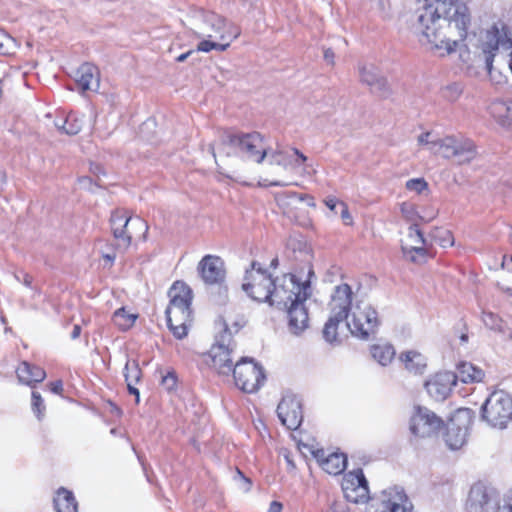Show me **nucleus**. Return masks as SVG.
<instances>
[{"instance_id":"56","label":"nucleus","mask_w":512,"mask_h":512,"mask_svg":"<svg viewBox=\"0 0 512 512\" xmlns=\"http://www.w3.org/2000/svg\"><path fill=\"white\" fill-rule=\"evenodd\" d=\"M192 52H193V51H192V50H190V51H188V52H186V53H183V54L179 55V56L176 58V61H177V62H184Z\"/></svg>"},{"instance_id":"9","label":"nucleus","mask_w":512,"mask_h":512,"mask_svg":"<svg viewBox=\"0 0 512 512\" xmlns=\"http://www.w3.org/2000/svg\"><path fill=\"white\" fill-rule=\"evenodd\" d=\"M512 417V398L499 390L490 394L482 405V418L490 426L503 429Z\"/></svg>"},{"instance_id":"48","label":"nucleus","mask_w":512,"mask_h":512,"mask_svg":"<svg viewBox=\"0 0 512 512\" xmlns=\"http://www.w3.org/2000/svg\"><path fill=\"white\" fill-rule=\"evenodd\" d=\"M443 238L440 240V245L442 247L452 246L454 243L453 236L450 231H443Z\"/></svg>"},{"instance_id":"40","label":"nucleus","mask_w":512,"mask_h":512,"mask_svg":"<svg viewBox=\"0 0 512 512\" xmlns=\"http://www.w3.org/2000/svg\"><path fill=\"white\" fill-rule=\"evenodd\" d=\"M405 187L411 192L421 194L428 189V183L424 178H413L406 182Z\"/></svg>"},{"instance_id":"31","label":"nucleus","mask_w":512,"mask_h":512,"mask_svg":"<svg viewBox=\"0 0 512 512\" xmlns=\"http://www.w3.org/2000/svg\"><path fill=\"white\" fill-rule=\"evenodd\" d=\"M54 506L57 512H77L78 503L73 493L65 488H59L54 497Z\"/></svg>"},{"instance_id":"53","label":"nucleus","mask_w":512,"mask_h":512,"mask_svg":"<svg viewBox=\"0 0 512 512\" xmlns=\"http://www.w3.org/2000/svg\"><path fill=\"white\" fill-rule=\"evenodd\" d=\"M340 202H338V200L336 198H333V197H329L325 200V205L332 211L335 210L337 204H339Z\"/></svg>"},{"instance_id":"28","label":"nucleus","mask_w":512,"mask_h":512,"mask_svg":"<svg viewBox=\"0 0 512 512\" xmlns=\"http://www.w3.org/2000/svg\"><path fill=\"white\" fill-rule=\"evenodd\" d=\"M16 373L21 383L31 387L42 382L46 377V373L41 367L31 365L26 361L18 366Z\"/></svg>"},{"instance_id":"33","label":"nucleus","mask_w":512,"mask_h":512,"mask_svg":"<svg viewBox=\"0 0 512 512\" xmlns=\"http://www.w3.org/2000/svg\"><path fill=\"white\" fill-rule=\"evenodd\" d=\"M55 126L67 135H76L83 127V117L76 113H70L65 119L56 121Z\"/></svg>"},{"instance_id":"25","label":"nucleus","mask_w":512,"mask_h":512,"mask_svg":"<svg viewBox=\"0 0 512 512\" xmlns=\"http://www.w3.org/2000/svg\"><path fill=\"white\" fill-rule=\"evenodd\" d=\"M289 330L298 335L308 328L309 316L305 301H297L286 307Z\"/></svg>"},{"instance_id":"51","label":"nucleus","mask_w":512,"mask_h":512,"mask_svg":"<svg viewBox=\"0 0 512 512\" xmlns=\"http://www.w3.org/2000/svg\"><path fill=\"white\" fill-rule=\"evenodd\" d=\"M502 267L512 273V255L503 256Z\"/></svg>"},{"instance_id":"52","label":"nucleus","mask_w":512,"mask_h":512,"mask_svg":"<svg viewBox=\"0 0 512 512\" xmlns=\"http://www.w3.org/2000/svg\"><path fill=\"white\" fill-rule=\"evenodd\" d=\"M50 389L53 393H60L63 389V384L60 380L58 381H55V382H51L50 383Z\"/></svg>"},{"instance_id":"36","label":"nucleus","mask_w":512,"mask_h":512,"mask_svg":"<svg viewBox=\"0 0 512 512\" xmlns=\"http://www.w3.org/2000/svg\"><path fill=\"white\" fill-rule=\"evenodd\" d=\"M137 319V315L129 313L125 308L116 310L113 314V323L121 330L125 331L130 329Z\"/></svg>"},{"instance_id":"6","label":"nucleus","mask_w":512,"mask_h":512,"mask_svg":"<svg viewBox=\"0 0 512 512\" xmlns=\"http://www.w3.org/2000/svg\"><path fill=\"white\" fill-rule=\"evenodd\" d=\"M311 296V286L308 280L300 282L293 274H285L273 281L270 305L288 307L297 301H306Z\"/></svg>"},{"instance_id":"7","label":"nucleus","mask_w":512,"mask_h":512,"mask_svg":"<svg viewBox=\"0 0 512 512\" xmlns=\"http://www.w3.org/2000/svg\"><path fill=\"white\" fill-rule=\"evenodd\" d=\"M352 295V289L347 283L334 288L329 302L330 317L323 329V337L327 342L333 343L337 340L339 323L348 320Z\"/></svg>"},{"instance_id":"61","label":"nucleus","mask_w":512,"mask_h":512,"mask_svg":"<svg viewBox=\"0 0 512 512\" xmlns=\"http://www.w3.org/2000/svg\"><path fill=\"white\" fill-rule=\"evenodd\" d=\"M332 512H345L344 510H337L336 508H333Z\"/></svg>"},{"instance_id":"35","label":"nucleus","mask_w":512,"mask_h":512,"mask_svg":"<svg viewBox=\"0 0 512 512\" xmlns=\"http://www.w3.org/2000/svg\"><path fill=\"white\" fill-rule=\"evenodd\" d=\"M400 212L402 217L411 224L418 223V221L429 222L435 217L434 213L429 217L420 215L416 205L411 202H402L400 204Z\"/></svg>"},{"instance_id":"50","label":"nucleus","mask_w":512,"mask_h":512,"mask_svg":"<svg viewBox=\"0 0 512 512\" xmlns=\"http://www.w3.org/2000/svg\"><path fill=\"white\" fill-rule=\"evenodd\" d=\"M335 54L332 49L327 48L324 50V59L327 63L333 65L334 64Z\"/></svg>"},{"instance_id":"12","label":"nucleus","mask_w":512,"mask_h":512,"mask_svg":"<svg viewBox=\"0 0 512 512\" xmlns=\"http://www.w3.org/2000/svg\"><path fill=\"white\" fill-rule=\"evenodd\" d=\"M235 385L246 393H254L265 382L263 367L252 358H241L233 368Z\"/></svg>"},{"instance_id":"15","label":"nucleus","mask_w":512,"mask_h":512,"mask_svg":"<svg viewBox=\"0 0 512 512\" xmlns=\"http://www.w3.org/2000/svg\"><path fill=\"white\" fill-rule=\"evenodd\" d=\"M345 498L352 503H365L369 500L368 482L361 469L346 473L342 479Z\"/></svg>"},{"instance_id":"2","label":"nucleus","mask_w":512,"mask_h":512,"mask_svg":"<svg viewBox=\"0 0 512 512\" xmlns=\"http://www.w3.org/2000/svg\"><path fill=\"white\" fill-rule=\"evenodd\" d=\"M470 25L467 5L460 0H436L418 16L417 30L440 56L456 51Z\"/></svg>"},{"instance_id":"43","label":"nucleus","mask_w":512,"mask_h":512,"mask_svg":"<svg viewBox=\"0 0 512 512\" xmlns=\"http://www.w3.org/2000/svg\"><path fill=\"white\" fill-rule=\"evenodd\" d=\"M176 376L174 373L168 372L165 376L162 377V385L167 390H172L176 386Z\"/></svg>"},{"instance_id":"34","label":"nucleus","mask_w":512,"mask_h":512,"mask_svg":"<svg viewBox=\"0 0 512 512\" xmlns=\"http://www.w3.org/2000/svg\"><path fill=\"white\" fill-rule=\"evenodd\" d=\"M371 355L380 365L386 366L395 357V349L390 344H375L371 346Z\"/></svg>"},{"instance_id":"30","label":"nucleus","mask_w":512,"mask_h":512,"mask_svg":"<svg viewBox=\"0 0 512 512\" xmlns=\"http://www.w3.org/2000/svg\"><path fill=\"white\" fill-rule=\"evenodd\" d=\"M457 380L459 379L463 383H474L483 380L485 373L484 371L469 362H462L457 366Z\"/></svg>"},{"instance_id":"46","label":"nucleus","mask_w":512,"mask_h":512,"mask_svg":"<svg viewBox=\"0 0 512 512\" xmlns=\"http://www.w3.org/2000/svg\"><path fill=\"white\" fill-rule=\"evenodd\" d=\"M504 52H507V54L505 56H501V58L503 59L505 64L508 66V69L512 74V47L508 50L499 49V51L497 52V55L500 56Z\"/></svg>"},{"instance_id":"42","label":"nucleus","mask_w":512,"mask_h":512,"mask_svg":"<svg viewBox=\"0 0 512 512\" xmlns=\"http://www.w3.org/2000/svg\"><path fill=\"white\" fill-rule=\"evenodd\" d=\"M462 93V88L459 84L453 83L443 89V96L449 101H456Z\"/></svg>"},{"instance_id":"58","label":"nucleus","mask_w":512,"mask_h":512,"mask_svg":"<svg viewBox=\"0 0 512 512\" xmlns=\"http://www.w3.org/2000/svg\"><path fill=\"white\" fill-rule=\"evenodd\" d=\"M104 257L110 262H112L115 259V256L110 254H106Z\"/></svg>"},{"instance_id":"57","label":"nucleus","mask_w":512,"mask_h":512,"mask_svg":"<svg viewBox=\"0 0 512 512\" xmlns=\"http://www.w3.org/2000/svg\"><path fill=\"white\" fill-rule=\"evenodd\" d=\"M285 459H286V461H287V464H288L290 467H292V468H294V467H295V465H294L293 461L290 459V457H289L288 455H286V456H285Z\"/></svg>"},{"instance_id":"38","label":"nucleus","mask_w":512,"mask_h":512,"mask_svg":"<svg viewBox=\"0 0 512 512\" xmlns=\"http://www.w3.org/2000/svg\"><path fill=\"white\" fill-rule=\"evenodd\" d=\"M482 321L487 328L504 332V321L498 315L492 312H483Z\"/></svg>"},{"instance_id":"62","label":"nucleus","mask_w":512,"mask_h":512,"mask_svg":"<svg viewBox=\"0 0 512 512\" xmlns=\"http://www.w3.org/2000/svg\"><path fill=\"white\" fill-rule=\"evenodd\" d=\"M276 263H277V259H274L271 264L276 265Z\"/></svg>"},{"instance_id":"22","label":"nucleus","mask_w":512,"mask_h":512,"mask_svg":"<svg viewBox=\"0 0 512 512\" xmlns=\"http://www.w3.org/2000/svg\"><path fill=\"white\" fill-rule=\"evenodd\" d=\"M198 271L206 284H221L225 279L224 261L219 256H204L198 264Z\"/></svg>"},{"instance_id":"23","label":"nucleus","mask_w":512,"mask_h":512,"mask_svg":"<svg viewBox=\"0 0 512 512\" xmlns=\"http://www.w3.org/2000/svg\"><path fill=\"white\" fill-rule=\"evenodd\" d=\"M457 376L450 371L439 372L425 383L429 395L437 401L445 400L456 385Z\"/></svg>"},{"instance_id":"8","label":"nucleus","mask_w":512,"mask_h":512,"mask_svg":"<svg viewBox=\"0 0 512 512\" xmlns=\"http://www.w3.org/2000/svg\"><path fill=\"white\" fill-rule=\"evenodd\" d=\"M350 310L351 316L347 321V327L352 335L366 340L377 332L381 322L374 307L363 301H357L354 305L351 304Z\"/></svg>"},{"instance_id":"32","label":"nucleus","mask_w":512,"mask_h":512,"mask_svg":"<svg viewBox=\"0 0 512 512\" xmlns=\"http://www.w3.org/2000/svg\"><path fill=\"white\" fill-rule=\"evenodd\" d=\"M405 368L415 375L422 374L426 368L425 357L416 351H407L400 355Z\"/></svg>"},{"instance_id":"13","label":"nucleus","mask_w":512,"mask_h":512,"mask_svg":"<svg viewBox=\"0 0 512 512\" xmlns=\"http://www.w3.org/2000/svg\"><path fill=\"white\" fill-rule=\"evenodd\" d=\"M221 325L223 326V332L216 337V342L209 351V358L211 360V367L219 375L228 376L231 372L233 373L235 365L231 356L235 343L226 324L222 323Z\"/></svg>"},{"instance_id":"45","label":"nucleus","mask_w":512,"mask_h":512,"mask_svg":"<svg viewBox=\"0 0 512 512\" xmlns=\"http://www.w3.org/2000/svg\"><path fill=\"white\" fill-rule=\"evenodd\" d=\"M499 512H512V491L506 494L502 506L498 505Z\"/></svg>"},{"instance_id":"10","label":"nucleus","mask_w":512,"mask_h":512,"mask_svg":"<svg viewBox=\"0 0 512 512\" xmlns=\"http://www.w3.org/2000/svg\"><path fill=\"white\" fill-rule=\"evenodd\" d=\"M273 281L274 279L261 267L260 263L253 261L250 269L245 272L242 289L251 299L268 303Z\"/></svg>"},{"instance_id":"41","label":"nucleus","mask_w":512,"mask_h":512,"mask_svg":"<svg viewBox=\"0 0 512 512\" xmlns=\"http://www.w3.org/2000/svg\"><path fill=\"white\" fill-rule=\"evenodd\" d=\"M32 409L37 418L41 419L45 411V405L40 393L36 391L32 392Z\"/></svg>"},{"instance_id":"47","label":"nucleus","mask_w":512,"mask_h":512,"mask_svg":"<svg viewBox=\"0 0 512 512\" xmlns=\"http://www.w3.org/2000/svg\"><path fill=\"white\" fill-rule=\"evenodd\" d=\"M291 196L298 199L299 201H306L308 206L315 207V201L312 196L298 193H292Z\"/></svg>"},{"instance_id":"37","label":"nucleus","mask_w":512,"mask_h":512,"mask_svg":"<svg viewBox=\"0 0 512 512\" xmlns=\"http://www.w3.org/2000/svg\"><path fill=\"white\" fill-rule=\"evenodd\" d=\"M417 141L419 145L425 146L432 153L439 155L442 138L435 137L430 132H425L418 136Z\"/></svg>"},{"instance_id":"17","label":"nucleus","mask_w":512,"mask_h":512,"mask_svg":"<svg viewBox=\"0 0 512 512\" xmlns=\"http://www.w3.org/2000/svg\"><path fill=\"white\" fill-rule=\"evenodd\" d=\"M470 412L468 409L458 410L448 424L445 441L452 450L460 449L466 442Z\"/></svg>"},{"instance_id":"11","label":"nucleus","mask_w":512,"mask_h":512,"mask_svg":"<svg viewBox=\"0 0 512 512\" xmlns=\"http://www.w3.org/2000/svg\"><path fill=\"white\" fill-rule=\"evenodd\" d=\"M440 156L453 160L458 165L471 163L478 155L473 140L462 135H448L440 143Z\"/></svg>"},{"instance_id":"21","label":"nucleus","mask_w":512,"mask_h":512,"mask_svg":"<svg viewBox=\"0 0 512 512\" xmlns=\"http://www.w3.org/2000/svg\"><path fill=\"white\" fill-rule=\"evenodd\" d=\"M358 72L361 83L367 85L371 92L381 97H387L390 94V88L386 78L374 64H359Z\"/></svg>"},{"instance_id":"1","label":"nucleus","mask_w":512,"mask_h":512,"mask_svg":"<svg viewBox=\"0 0 512 512\" xmlns=\"http://www.w3.org/2000/svg\"><path fill=\"white\" fill-rule=\"evenodd\" d=\"M218 153L226 157L240 156L256 164H262L267 158V174L270 178L259 182L263 187H286L293 184L280 177L282 171L302 167L303 173H308V158L300 150L272 149L266 145L264 136L259 132L224 133L218 145Z\"/></svg>"},{"instance_id":"26","label":"nucleus","mask_w":512,"mask_h":512,"mask_svg":"<svg viewBox=\"0 0 512 512\" xmlns=\"http://www.w3.org/2000/svg\"><path fill=\"white\" fill-rule=\"evenodd\" d=\"M76 82L83 92L97 90L100 83L98 68L91 63L82 64L76 72Z\"/></svg>"},{"instance_id":"49","label":"nucleus","mask_w":512,"mask_h":512,"mask_svg":"<svg viewBox=\"0 0 512 512\" xmlns=\"http://www.w3.org/2000/svg\"><path fill=\"white\" fill-rule=\"evenodd\" d=\"M22 278H20V275H15V278L19 281V282H22L26 287H29L31 288L32 287V281H33V278L32 276H30L29 274L27 273H22Z\"/></svg>"},{"instance_id":"54","label":"nucleus","mask_w":512,"mask_h":512,"mask_svg":"<svg viewBox=\"0 0 512 512\" xmlns=\"http://www.w3.org/2000/svg\"><path fill=\"white\" fill-rule=\"evenodd\" d=\"M282 511V504L277 501L271 502L268 512H281Z\"/></svg>"},{"instance_id":"19","label":"nucleus","mask_w":512,"mask_h":512,"mask_svg":"<svg viewBox=\"0 0 512 512\" xmlns=\"http://www.w3.org/2000/svg\"><path fill=\"white\" fill-rule=\"evenodd\" d=\"M425 245L426 240L419 229L418 223L411 224L408 228L407 237L401 244L404 257L414 263L424 260L427 255Z\"/></svg>"},{"instance_id":"18","label":"nucleus","mask_w":512,"mask_h":512,"mask_svg":"<svg viewBox=\"0 0 512 512\" xmlns=\"http://www.w3.org/2000/svg\"><path fill=\"white\" fill-rule=\"evenodd\" d=\"M443 421L427 408L418 407L411 417L410 430L419 437H429L443 427Z\"/></svg>"},{"instance_id":"24","label":"nucleus","mask_w":512,"mask_h":512,"mask_svg":"<svg viewBox=\"0 0 512 512\" xmlns=\"http://www.w3.org/2000/svg\"><path fill=\"white\" fill-rule=\"evenodd\" d=\"M304 447L309 449L322 469L328 474L338 475L345 470L347 465V458L344 454L333 452L326 455L323 449L314 450L307 445H304Z\"/></svg>"},{"instance_id":"5","label":"nucleus","mask_w":512,"mask_h":512,"mask_svg":"<svg viewBox=\"0 0 512 512\" xmlns=\"http://www.w3.org/2000/svg\"><path fill=\"white\" fill-rule=\"evenodd\" d=\"M168 296L170 302L165 311L168 327L177 339H183L192 322V290L186 283L176 281L169 289Z\"/></svg>"},{"instance_id":"27","label":"nucleus","mask_w":512,"mask_h":512,"mask_svg":"<svg viewBox=\"0 0 512 512\" xmlns=\"http://www.w3.org/2000/svg\"><path fill=\"white\" fill-rule=\"evenodd\" d=\"M492 118L502 127L512 124V99H496L488 107Z\"/></svg>"},{"instance_id":"14","label":"nucleus","mask_w":512,"mask_h":512,"mask_svg":"<svg viewBox=\"0 0 512 512\" xmlns=\"http://www.w3.org/2000/svg\"><path fill=\"white\" fill-rule=\"evenodd\" d=\"M111 228L114 238L118 241V246L127 249L133 237L131 229H138L143 231V235L148 231V225L141 218H132L127 215L125 211H115L112 213Z\"/></svg>"},{"instance_id":"29","label":"nucleus","mask_w":512,"mask_h":512,"mask_svg":"<svg viewBox=\"0 0 512 512\" xmlns=\"http://www.w3.org/2000/svg\"><path fill=\"white\" fill-rule=\"evenodd\" d=\"M124 377L127 383V388L130 394L135 396V402L138 404L140 401L139 390L134 386L142 377V371L136 360H127L124 367Z\"/></svg>"},{"instance_id":"3","label":"nucleus","mask_w":512,"mask_h":512,"mask_svg":"<svg viewBox=\"0 0 512 512\" xmlns=\"http://www.w3.org/2000/svg\"><path fill=\"white\" fill-rule=\"evenodd\" d=\"M189 29L199 39L197 51H225L240 35V29L214 12L198 11L189 19Z\"/></svg>"},{"instance_id":"20","label":"nucleus","mask_w":512,"mask_h":512,"mask_svg":"<svg viewBox=\"0 0 512 512\" xmlns=\"http://www.w3.org/2000/svg\"><path fill=\"white\" fill-rule=\"evenodd\" d=\"M277 414L287 429L296 430L303 420L300 400L293 395L284 396L278 404Z\"/></svg>"},{"instance_id":"39","label":"nucleus","mask_w":512,"mask_h":512,"mask_svg":"<svg viewBox=\"0 0 512 512\" xmlns=\"http://www.w3.org/2000/svg\"><path fill=\"white\" fill-rule=\"evenodd\" d=\"M16 40L0 29V54L8 55L15 52L17 48Z\"/></svg>"},{"instance_id":"44","label":"nucleus","mask_w":512,"mask_h":512,"mask_svg":"<svg viewBox=\"0 0 512 512\" xmlns=\"http://www.w3.org/2000/svg\"><path fill=\"white\" fill-rule=\"evenodd\" d=\"M339 205L341 206V218L345 225H352L353 219L349 212L348 206L344 202H340Z\"/></svg>"},{"instance_id":"55","label":"nucleus","mask_w":512,"mask_h":512,"mask_svg":"<svg viewBox=\"0 0 512 512\" xmlns=\"http://www.w3.org/2000/svg\"><path fill=\"white\" fill-rule=\"evenodd\" d=\"M80 334H81V327L79 325H74L72 333H71V338L77 339L80 336Z\"/></svg>"},{"instance_id":"60","label":"nucleus","mask_w":512,"mask_h":512,"mask_svg":"<svg viewBox=\"0 0 512 512\" xmlns=\"http://www.w3.org/2000/svg\"><path fill=\"white\" fill-rule=\"evenodd\" d=\"M152 124H153L152 122H146V123H144V125H145L146 127L151 126Z\"/></svg>"},{"instance_id":"4","label":"nucleus","mask_w":512,"mask_h":512,"mask_svg":"<svg viewBox=\"0 0 512 512\" xmlns=\"http://www.w3.org/2000/svg\"><path fill=\"white\" fill-rule=\"evenodd\" d=\"M478 47L481 50L479 57L485 63V69L490 81L495 85L506 84L507 76L494 68L493 62L499 49L508 50L512 48L511 32L507 25L502 21H497L481 31Z\"/></svg>"},{"instance_id":"59","label":"nucleus","mask_w":512,"mask_h":512,"mask_svg":"<svg viewBox=\"0 0 512 512\" xmlns=\"http://www.w3.org/2000/svg\"><path fill=\"white\" fill-rule=\"evenodd\" d=\"M210 150H211V152H212V154H213L214 158H216V153H215V147H214V145H211V146H210Z\"/></svg>"},{"instance_id":"16","label":"nucleus","mask_w":512,"mask_h":512,"mask_svg":"<svg viewBox=\"0 0 512 512\" xmlns=\"http://www.w3.org/2000/svg\"><path fill=\"white\" fill-rule=\"evenodd\" d=\"M498 499L495 491L478 483L471 487L468 500V512H496Z\"/></svg>"}]
</instances>
